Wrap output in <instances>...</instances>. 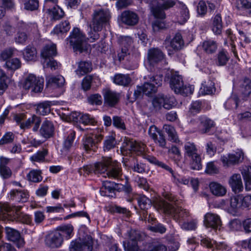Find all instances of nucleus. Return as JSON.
<instances>
[{
    "instance_id": "obj_41",
    "label": "nucleus",
    "mask_w": 251,
    "mask_h": 251,
    "mask_svg": "<svg viewBox=\"0 0 251 251\" xmlns=\"http://www.w3.org/2000/svg\"><path fill=\"white\" fill-rule=\"evenodd\" d=\"M41 174V171L39 170H32L27 174V179L35 183L39 182L42 180Z\"/></svg>"
},
{
    "instance_id": "obj_49",
    "label": "nucleus",
    "mask_w": 251,
    "mask_h": 251,
    "mask_svg": "<svg viewBox=\"0 0 251 251\" xmlns=\"http://www.w3.org/2000/svg\"><path fill=\"white\" fill-rule=\"evenodd\" d=\"M214 91V84L212 81H209L208 84H202V86L200 89V94L205 95H210L213 93Z\"/></svg>"
},
{
    "instance_id": "obj_45",
    "label": "nucleus",
    "mask_w": 251,
    "mask_h": 251,
    "mask_svg": "<svg viewBox=\"0 0 251 251\" xmlns=\"http://www.w3.org/2000/svg\"><path fill=\"white\" fill-rule=\"evenodd\" d=\"M17 50L14 48H8L2 50L0 53V60L7 61L10 57L16 55Z\"/></svg>"
},
{
    "instance_id": "obj_42",
    "label": "nucleus",
    "mask_w": 251,
    "mask_h": 251,
    "mask_svg": "<svg viewBox=\"0 0 251 251\" xmlns=\"http://www.w3.org/2000/svg\"><path fill=\"white\" fill-rule=\"evenodd\" d=\"M163 129L168 134L170 140L175 143H177L179 141L178 137L175 128L168 125H165L163 126Z\"/></svg>"
},
{
    "instance_id": "obj_28",
    "label": "nucleus",
    "mask_w": 251,
    "mask_h": 251,
    "mask_svg": "<svg viewBox=\"0 0 251 251\" xmlns=\"http://www.w3.org/2000/svg\"><path fill=\"white\" fill-rule=\"evenodd\" d=\"M131 81V79L127 74H117L113 78V82L118 85L127 86Z\"/></svg>"
},
{
    "instance_id": "obj_51",
    "label": "nucleus",
    "mask_w": 251,
    "mask_h": 251,
    "mask_svg": "<svg viewBox=\"0 0 251 251\" xmlns=\"http://www.w3.org/2000/svg\"><path fill=\"white\" fill-rule=\"evenodd\" d=\"M198 221L196 220H192L190 222L180 223L181 228L185 230H195L197 227Z\"/></svg>"
},
{
    "instance_id": "obj_13",
    "label": "nucleus",
    "mask_w": 251,
    "mask_h": 251,
    "mask_svg": "<svg viewBox=\"0 0 251 251\" xmlns=\"http://www.w3.org/2000/svg\"><path fill=\"white\" fill-rule=\"evenodd\" d=\"M102 94L104 99V104L105 106L110 107L115 106L119 102L120 94L110 89L103 90Z\"/></svg>"
},
{
    "instance_id": "obj_60",
    "label": "nucleus",
    "mask_w": 251,
    "mask_h": 251,
    "mask_svg": "<svg viewBox=\"0 0 251 251\" xmlns=\"http://www.w3.org/2000/svg\"><path fill=\"white\" fill-rule=\"evenodd\" d=\"M79 121L84 125H94L97 123L95 119L88 114H82Z\"/></svg>"
},
{
    "instance_id": "obj_55",
    "label": "nucleus",
    "mask_w": 251,
    "mask_h": 251,
    "mask_svg": "<svg viewBox=\"0 0 251 251\" xmlns=\"http://www.w3.org/2000/svg\"><path fill=\"white\" fill-rule=\"evenodd\" d=\"M2 33L7 36H11L15 32V28L8 22H5L2 26Z\"/></svg>"
},
{
    "instance_id": "obj_11",
    "label": "nucleus",
    "mask_w": 251,
    "mask_h": 251,
    "mask_svg": "<svg viewBox=\"0 0 251 251\" xmlns=\"http://www.w3.org/2000/svg\"><path fill=\"white\" fill-rule=\"evenodd\" d=\"M170 85L172 89L176 94L182 95H187L189 93L191 94L190 88L184 86L182 78L180 75H173L170 79Z\"/></svg>"
},
{
    "instance_id": "obj_5",
    "label": "nucleus",
    "mask_w": 251,
    "mask_h": 251,
    "mask_svg": "<svg viewBox=\"0 0 251 251\" xmlns=\"http://www.w3.org/2000/svg\"><path fill=\"white\" fill-rule=\"evenodd\" d=\"M69 41L75 50L82 52L87 49L86 38L78 28H74L71 32Z\"/></svg>"
},
{
    "instance_id": "obj_15",
    "label": "nucleus",
    "mask_w": 251,
    "mask_h": 251,
    "mask_svg": "<svg viewBox=\"0 0 251 251\" xmlns=\"http://www.w3.org/2000/svg\"><path fill=\"white\" fill-rule=\"evenodd\" d=\"M63 243V238L58 231H53L47 235L45 239L46 247L50 249L60 248Z\"/></svg>"
},
{
    "instance_id": "obj_12",
    "label": "nucleus",
    "mask_w": 251,
    "mask_h": 251,
    "mask_svg": "<svg viewBox=\"0 0 251 251\" xmlns=\"http://www.w3.org/2000/svg\"><path fill=\"white\" fill-rule=\"evenodd\" d=\"M101 129L100 128H96L93 130L91 134L94 136L96 142H95L93 138L91 137H87L83 140V147L86 151H95L97 149L96 144L100 142L102 138L103 135L101 134Z\"/></svg>"
},
{
    "instance_id": "obj_24",
    "label": "nucleus",
    "mask_w": 251,
    "mask_h": 251,
    "mask_svg": "<svg viewBox=\"0 0 251 251\" xmlns=\"http://www.w3.org/2000/svg\"><path fill=\"white\" fill-rule=\"evenodd\" d=\"M229 183L235 193H239L243 189L241 176L239 174L233 175L229 179Z\"/></svg>"
},
{
    "instance_id": "obj_18",
    "label": "nucleus",
    "mask_w": 251,
    "mask_h": 251,
    "mask_svg": "<svg viewBox=\"0 0 251 251\" xmlns=\"http://www.w3.org/2000/svg\"><path fill=\"white\" fill-rule=\"evenodd\" d=\"M203 223L206 227H211L213 229L218 228L222 225L220 216L212 213H207L205 215Z\"/></svg>"
},
{
    "instance_id": "obj_43",
    "label": "nucleus",
    "mask_w": 251,
    "mask_h": 251,
    "mask_svg": "<svg viewBox=\"0 0 251 251\" xmlns=\"http://www.w3.org/2000/svg\"><path fill=\"white\" fill-rule=\"evenodd\" d=\"M222 28V17L220 14H217L214 18L212 31L215 34H220Z\"/></svg>"
},
{
    "instance_id": "obj_6",
    "label": "nucleus",
    "mask_w": 251,
    "mask_h": 251,
    "mask_svg": "<svg viewBox=\"0 0 251 251\" xmlns=\"http://www.w3.org/2000/svg\"><path fill=\"white\" fill-rule=\"evenodd\" d=\"M164 59L165 55L163 52L158 48H153L148 50L145 64L147 69L151 71L154 67Z\"/></svg>"
},
{
    "instance_id": "obj_4",
    "label": "nucleus",
    "mask_w": 251,
    "mask_h": 251,
    "mask_svg": "<svg viewBox=\"0 0 251 251\" xmlns=\"http://www.w3.org/2000/svg\"><path fill=\"white\" fill-rule=\"evenodd\" d=\"M110 18V12L107 9H99L95 10L93 14L92 28L94 30L100 31Z\"/></svg>"
},
{
    "instance_id": "obj_54",
    "label": "nucleus",
    "mask_w": 251,
    "mask_h": 251,
    "mask_svg": "<svg viewBox=\"0 0 251 251\" xmlns=\"http://www.w3.org/2000/svg\"><path fill=\"white\" fill-rule=\"evenodd\" d=\"M116 144V141L114 137L108 136L105 139L103 144V150L105 151H109L113 149Z\"/></svg>"
},
{
    "instance_id": "obj_1",
    "label": "nucleus",
    "mask_w": 251,
    "mask_h": 251,
    "mask_svg": "<svg viewBox=\"0 0 251 251\" xmlns=\"http://www.w3.org/2000/svg\"><path fill=\"white\" fill-rule=\"evenodd\" d=\"M159 207L164 213L173 217L179 225L184 222L186 218L189 216L187 210L178 207L174 202L169 203L166 201H161L159 203Z\"/></svg>"
},
{
    "instance_id": "obj_25",
    "label": "nucleus",
    "mask_w": 251,
    "mask_h": 251,
    "mask_svg": "<svg viewBox=\"0 0 251 251\" xmlns=\"http://www.w3.org/2000/svg\"><path fill=\"white\" fill-rule=\"evenodd\" d=\"M168 43H170V46L172 48L173 50L175 51L182 49L184 45L182 35L179 33H176L174 37L170 42L167 40H165L166 44Z\"/></svg>"
},
{
    "instance_id": "obj_16",
    "label": "nucleus",
    "mask_w": 251,
    "mask_h": 251,
    "mask_svg": "<svg viewBox=\"0 0 251 251\" xmlns=\"http://www.w3.org/2000/svg\"><path fill=\"white\" fill-rule=\"evenodd\" d=\"M118 20L125 25L132 26L138 24L139 18L136 13L128 10L123 11L119 16Z\"/></svg>"
},
{
    "instance_id": "obj_62",
    "label": "nucleus",
    "mask_w": 251,
    "mask_h": 251,
    "mask_svg": "<svg viewBox=\"0 0 251 251\" xmlns=\"http://www.w3.org/2000/svg\"><path fill=\"white\" fill-rule=\"evenodd\" d=\"M14 137L15 136L12 132H6L0 139V145H3L12 143L14 140Z\"/></svg>"
},
{
    "instance_id": "obj_34",
    "label": "nucleus",
    "mask_w": 251,
    "mask_h": 251,
    "mask_svg": "<svg viewBox=\"0 0 251 251\" xmlns=\"http://www.w3.org/2000/svg\"><path fill=\"white\" fill-rule=\"evenodd\" d=\"M146 159L151 163L161 167L166 171L169 172L172 175V176L174 175V171L169 166L161 161H159L155 157L148 155L146 157Z\"/></svg>"
},
{
    "instance_id": "obj_19",
    "label": "nucleus",
    "mask_w": 251,
    "mask_h": 251,
    "mask_svg": "<svg viewBox=\"0 0 251 251\" xmlns=\"http://www.w3.org/2000/svg\"><path fill=\"white\" fill-rule=\"evenodd\" d=\"M122 174V169L120 163L112 160L109 169L106 173V176L109 178L118 179L121 177Z\"/></svg>"
},
{
    "instance_id": "obj_50",
    "label": "nucleus",
    "mask_w": 251,
    "mask_h": 251,
    "mask_svg": "<svg viewBox=\"0 0 251 251\" xmlns=\"http://www.w3.org/2000/svg\"><path fill=\"white\" fill-rule=\"evenodd\" d=\"M87 101L91 105H100L102 103V97L99 94H92L88 97Z\"/></svg>"
},
{
    "instance_id": "obj_37",
    "label": "nucleus",
    "mask_w": 251,
    "mask_h": 251,
    "mask_svg": "<svg viewBox=\"0 0 251 251\" xmlns=\"http://www.w3.org/2000/svg\"><path fill=\"white\" fill-rule=\"evenodd\" d=\"M47 84H51L57 87L63 86L65 82L64 77L61 75L48 76L46 77Z\"/></svg>"
},
{
    "instance_id": "obj_9",
    "label": "nucleus",
    "mask_w": 251,
    "mask_h": 251,
    "mask_svg": "<svg viewBox=\"0 0 251 251\" xmlns=\"http://www.w3.org/2000/svg\"><path fill=\"white\" fill-rule=\"evenodd\" d=\"M244 158V153L242 150L238 149L237 151L221 156V161L224 167L228 168L241 162Z\"/></svg>"
},
{
    "instance_id": "obj_64",
    "label": "nucleus",
    "mask_w": 251,
    "mask_h": 251,
    "mask_svg": "<svg viewBox=\"0 0 251 251\" xmlns=\"http://www.w3.org/2000/svg\"><path fill=\"white\" fill-rule=\"evenodd\" d=\"M149 82L155 85L156 87L161 85L163 79V75H155L148 76Z\"/></svg>"
},
{
    "instance_id": "obj_32",
    "label": "nucleus",
    "mask_w": 251,
    "mask_h": 251,
    "mask_svg": "<svg viewBox=\"0 0 251 251\" xmlns=\"http://www.w3.org/2000/svg\"><path fill=\"white\" fill-rule=\"evenodd\" d=\"M210 190L211 193L217 196H223L226 193V189L220 184L212 182L209 184Z\"/></svg>"
},
{
    "instance_id": "obj_52",
    "label": "nucleus",
    "mask_w": 251,
    "mask_h": 251,
    "mask_svg": "<svg viewBox=\"0 0 251 251\" xmlns=\"http://www.w3.org/2000/svg\"><path fill=\"white\" fill-rule=\"evenodd\" d=\"M172 177L173 181L177 185H188L190 182L189 177L175 175V173L174 175L172 176Z\"/></svg>"
},
{
    "instance_id": "obj_27",
    "label": "nucleus",
    "mask_w": 251,
    "mask_h": 251,
    "mask_svg": "<svg viewBox=\"0 0 251 251\" xmlns=\"http://www.w3.org/2000/svg\"><path fill=\"white\" fill-rule=\"evenodd\" d=\"M116 183L110 181H104L102 183V186L100 189V193L101 196L110 197L111 194L114 193L115 190Z\"/></svg>"
},
{
    "instance_id": "obj_58",
    "label": "nucleus",
    "mask_w": 251,
    "mask_h": 251,
    "mask_svg": "<svg viewBox=\"0 0 251 251\" xmlns=\"http://www.w3.org/2000/svg\"><path fill=\"white\" fill-rule=\"evenodd\" d=\"M75 137V132L71 131L64 142L63 148L64 150L67 151L70 149V148L72 146Z\"/></svg>"
},
{
    "instance_id": "obj_21",
    "label": "nucleus",
    "mask_w": 251,
    "mask_h": 251,
    "mask_svg": "<svg viewBox=\"0 0 251 251\" xmlns=\"http://www.w3.org/2000/svg\"><path fill=\"white\" fill-rule=\"evenodd\" d=\"M112 159L110 157H103L101 161L96 163L94 165L95 174H103L106 177V173L108 171V167L109 166Z\"/></svg>"
},
{
    "instance_id": "obj_26",
    "label": "nucleus",
    "mask_w": 251,
    "mask_h": 251,
    "mask_svg": "<svg viewBox=\"0 0 251 251\" xmlns=\"http://www.w3.org/2000/svg\"><path fill=\"white\" fill-rule=\"evenodd\" d=\"M54 132V126L52 123L49 121H44L40 129V134L46 138L51 137Z\"/></svg>"
},
{
    "instance_id": "obj_48",
    "label": "nucleus",
    "mask_w": 251,
    "mask_h": 251,
    "mask_svg": "<svg viewBox=\"0 0 251 251\" xmlns=\"http://www.w3.org/2000/svg\"><path fill=\"white\" fill-rule=\"evenodd\" d=\"M48 10L54 20H59L63 17L64 15L63 10L58 5L53 6L52 8H49Z\"/></svg>"
},
{
    "instance_id": "obj_39",
    "label": "nucleus",
    "mask_w": 251,
    "mask_h": 251,
    "mask_svg": "<svg viewBox=\"0 0 251 251\" xmlns=\"http://www.w3.org/2000/svg\"><path fill=\"white\" fill-rule=\"evenodd\" d=\"M136 200L139 207L143 210H147L151 206V201L145 195H138Z\"/></svg>"
},
{
    "instance_id": "obj_53",
    "label": "nucleus",
    "mask_w": 251,
    "mask_h": 251,
    "mask_svg": "<svg viewBox=\"0 0 251 251\" xmlns=\"http://www.w3.org/2000/svg\"><path fill=\"white\" fill-rule=\"evenodd\" d=\"M242 196L240 195L231 198L229 201L231 208L235 210L242 206ZM227 202L228 203L229 201H227Z\"/></svg>"
},
{
    "instance_id": "obj_46",
    "label": "nucleus",
    "mask_w": 251,
    "mask_h": 251,
    "mask_svg": "<svg viewBox=\"0 0 251 251\" xmlns=\"http://www.w3.org/2000/svg\"><path fill=\"white\" fill-rule=\"evenodd\" d=\"M50 102L44 101L38 104L36 108L37 113L45 115L50 112Z\"/></svg>"
},
{
    "instance_id": "obj_56",
    "label": "nucleus",
    "mask_w": 251,
    "mask_h": 251,
    "mask_svg": "<svg viewBox=\"0 0 251 251\" xmlns=\"http://www.w3.org/2000/svg\"><path fill=\"white\" fill-rule=\"evenodd\" d=\"M9 208L5 204L0 202V220H9V216L11 214Z\"/></svg>"
},
{
    "instance_id": "obj_23",
    "label": "nucleus",
    "mask_w": 251,
    "mask_h": 251,
    "mask_svg": "<svg viewBox=\"0 0 251 251\" xmlns=\"http://www.w3.org/2000/svg\"><path fill=\"white\" fill-rule=\"evenodd\" d=\"M127 149L135 152L137 155H142L145 151L146 145L144 143L137 141L130 140L126 143Z\"/></svg>"
},
{
    "instance_id": "obj_31",
    "label": "nucleus",
    "mask_w": 251,
    "mask_h": 251,
    "mask_svg": "<svg viewBox=\"0 0 251 251\" xmlns=\"http://www.w3.org/2000/svg\"><path fill=\"white\" fill-rule=\"evenodd\" d=\"M73 226L71 225H66L58 226L56 231H58L64 239H69L72 237Z\"/></svg>"
},
{
    "instance_id": "obj_14",
    "label": "nucleus",
    "mask_w": 251,
    "mask_h": 251,
    "mask_svg": "<svg viewBox=\"0 0 251 251\" xmlns=\"http://www.w3.org/2000/svg\"><path fill=\"white\" fill-rule=\"evenodd\" d=\"M176 104V101L174 97H165L164 95H159L152 100L153 106L158 109L163 106L165 109H170Z\"/></svg>"
},
{
    "instance_id": "obj_7",
    "label": "nucleus",
    "mask_w": 251,
    "mask_h": 251,
    "mask_svg": "<svg viewBox=\"0 0 251 251\" xmlns=\"http://www.w3.org/2000/svg\"><path fill=\"white\" fill-rule=\"evenodd\" d=\"M44 78L36 77L33 74H29L25 79L23 88L25 90L31 89L35 93L41 92L44 87Z\"/></svg>"
},
{
    "instance_id": "obj_47",
    "label": "nucleus",
    "mask_w": 251,
    "mask_h": 251,
    "mask_svg": "<svg viewBox=\"0 0 251 251\" xmlns=\"http://www.w3.org/2000/svg\"><path fill=\"white\" fill-rule=\"evenodd\" d=\"M103 248L105 251H121L113 239L107 238L103 244Z\"/></svg>"
},
{
    "instance_id": "obj_8",
    "label": "nucleus",
    "mask_w": 251,
    "mask_h": 251,
    "mask_svg": "<svg viewBox=\"0 0 251 251\" xmlns=\"http://www.w3.org/2000/svg\"><path fill=\"white\" fill-rule=\"evenodd\" d=\"M129 241L126 246L124 244L125 251H146L144 247L139 246L138 242L141 239L139 231L131 229L128 232Z\"/></svg>"
},
{
    "instance_id": "obj_44",
    "label": "nucleus",
    "mask_w": 251,
    "mask_h": 251,
    "mask_svg": "<svg viewBox=\"0 0 251 251\" xmlns=\"http://www.w3.org/2000/svg\"><path fill=\"white\" fill-rule=\"evenodd\" d=\"M202 48L206 53H213L216 50L217 46L213 40H208L203 42Z\"/></svg>"
},
{
    "instance_id": "obj_40",
    "label": "nucleus",
    "mask_w": 251,
    "mask_h": 251,
    "mask_svg": "<svg viewBox=\"0 0 251 251\" xmlns=\"http://www.w3.org/2000/svg\"><path fill=\"white\" fill-rule=\"evenodd\" d=\"M70 29V25L68 21H65L57 25L51 31V34H59L68 32Z\"/></svg>"
},
{
    "instance_id": "obj_29",
    "label": "nucleus",
    "mask_w": 251,
    "mask_h": 251,
    "mask_svg": "<svg viewBox=\"0 0 251 251\" xmlns=\"http://www.w3.org/2000/svg\"><path fill=\"white\" fill-rule=\"evenodd\" d=\"M92 70V66L91 62L82 61L78 64V67L75 70V73L79 76H81L90 72Z\"/></svg>"
},
{
    "instance_id": "obj_59",
    "label": "nucleus",
    "mask_w": 251,
    "mask_h": 251,
    "mask_svg": "<svg viewBox=\"0 0 251 251\" xmlns=\"http://www.w3.org/2000/svg\"><path fill=\"white\" fill-rule=\"evenodd\" d=\"M238 98L236 96H233L229 98L225 102V106L226 109L236 108L238 106Z\"/></svg>"
},
{
    "instance_id": "obj_57",
    "label": "nucleus",
    "mask_w": 251,
    "mask_h": 251,
    "mask_svg": "<svg viewBox=\"0 0 251 251\" xmlns=\"http://www.w3.org/2000/svg\"><path fill=\"white\" fill-rule=\"evenodd\" d=\"M235 6L238 10L245 9L251 13V2L248 0H236Z\"/></svg>"
},
{
    "instance_id": "obj_10",
    "label": "nucleus",
    "mask_w": 251,
    "mask_h": 251,
    "mask_svg": "<svg viewBox=\"0 0 251 251\" xmlns=\"http://www.w3.org/2000/svg\"><path fill=\"white\" fill-rule=\"evenodd\" d=\"M93 242L92 238L86 237L83 239H77L71 242L70 251H92Z\"/></svg>"
},
{
    "instance_id": "obj_38",
    "label": "nucleus",
    "mask_w": 251,
    "mask_h": 251,
    "mask_svg": "<svg viewBox=\"0 0 251 251\" xmlns=\"http://www.w3.org/2000/svg\"><path fill=\"white\" fill-rule=\"evenodd\" d=\"M180 14L177 17V22L180 24H183L189 18V12L187 7L183 3H180Z\"/></svg>"
},
{
    "instance_id": "obj_2",
    "label": "nucleus",
    "mask_w": 251,
    "mask_h": 251,
    "mask_svg": "<svg viewBox=\"0 0 251 251\" xmlns=\"http://www.w3.org/2000/svg\"><path fill=\"white\" fill-rule=\"evenodd\" d=\"M176 3L175 0H152L151 11L156 18L163 19L165 18L164 10L173 7Z\"/></svg>"
},
{
    "instance_id": "obj_17",
    "label": "nucleus",
    "mask_w": 251,
    "mask_h": 251,
    "mask_svg": "<svg viewBox=\"0 0 251 251\" xmlns=\"http://www.w3.org/2000/svg\"><path fill=\"white\" fill-rule=\"evenodd\" d=\"M5 231L8 240L15 243L18 248L24 247L25 242L18 230L7 226L5 228Z\"/></svg>"
},
{
    "instance_id": "obj_30",
    "label": "nucleus",
    "mask_w": 251,
    "mask_h": 251,
    "mask_svg": "<svg viewBox=\"0 0 251 251\" xmlns=\"http://www.w3.org/2000/svg\"><path fill=\"white\" fill-rule=\"evenodd\" d=\"M199 120L201 124L200 130L202 133L208 132L211 127L214 126V122L206 116L200 117Z\"/></svg>"
},
{
    "instance_id": "obj_35",
    "label": "nucleus",
    "mask_w": 251,
    "mask_h": 251,
    "mask_svg": "<svg viewBox=\"0 0 251 251\" xmlns=\"http://www.w3.org/2000/svg\"><path fill=\"white\" fill-rule=\"evenodd\" d=\"M56 54V46L53 44L46 45L41 52V56L46 59L55 55Z\"/></svg>"
},
{
    "instance_id": "obj_33",
    "label": "nucleus",
    "mask_w": 251,
    "mask_h": 251,
    "mask_svg": "<svg viewBox=\"0 0 251 251\" xmlns=\"http://www.w3.org/2000/svg\"><path fill=\"white\" fill-rule=\"evenodd\" d=\"M23 54L26 61H34L37 57V51L34 47L28 46L24 49Z\"/></svg>"
},
{
    "instance_id": "obj_22",
    "label": "nucleus",
    "mask_w": 251,
    "mask_h": 251,
    "mask_svg": "<svg viewBox=\"0 0 251 251\" xmlns=\"http://www.w3.org/2000/svg\"><path fill=\"white\" fill-rule=\"evenodd\" d=\"M10 199L18 202H25L29 198V193L26 190L13 189L9 193Z\"/></svg>"
},
{
    "instance_id": "obj_63",
    "label": "nucleus",
    "mask_w": 251,
    "mask_h": 251,
    "mask_svg": "<svg viewBox=\"0 0 251 251\" xmlns=\"http://www.w3.org/2000/svg\"><path fill=\"white\" fill-rule=\"evenodd\" d=\"M25 8L28 10L33 11L37 10L39 7L38 0H27L25 2Z\"/></svg>"
},
{
    "instance_id": "obj_36",
    "label": "nucleus",
    "mask_w": 251,
    "mask_h": 251,
    "mask_svg": "<svg viewBox=\"0 0 251 251\" xmlns=\"http://www.w3.org/2000/svg\"><path fill=\"white\" fill-rule=\"evenodd\" d=\"M22 66V62L18 58H13L7 60L5 64V68L13 72L20 69Z\"/></svg>"
},
{
    "instance_id": "obj_61",
    "label": "nucleus",
    "mask_w": 251,
    "mask_h": 251,
    "mask_svg": "<svg viewBox=\"0 0 251 251\" xmlns=\"http://www.w3.org/2000/svg\"><path fill=\"white\" fill-rule=\"evenodd\" d=\"M47 151L45 150L39 151L36 153L32 155L30 157V159L32 161L41 162L43 161L47 155Z\"/></svg>"
},
{
    "instance_id": "obj_3",
    "label": "nucleus",
    "mask_w": 251,
    "mask_h": 251,
    "mask_svg": "<svg viewBox=\"0 0 251 251\" xmlns=\"http://www.w3.org/2000/svg\"><path fill=\"white\" fill-rule=\"evenodd\" d=\"M185 154L190 159V167L192 169L200 170L202 168L201 157L197 152L196 145L190 142L184 145Z\"/></svg>"
},
{
    "instance_id": "obj_20",
    "label": "nucleus",
    "mask_w": 251,
    "mask_h": 251,
    "mask_svg": "<svg viewBox=\"0 0 251 251\" xmlns=\"http://www.w3.org/2000/svg\"><path fill=\"white\" fill-rule=\"evenodd\" d=\"M41 122V120L39 117L35 115H32L28 119H25V122L21 124V128L25 130L30 128L33 126V131H37Z\"/></svg>"
}]
</instances>
